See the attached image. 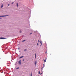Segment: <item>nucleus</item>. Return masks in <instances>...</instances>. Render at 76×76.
<instances>
[{"label": "nucleus", "instance_id": "7ed1b4c3", "mask_svg": "<svg viewBox=\"0 0 76 76\" xmlns=\"http://www.w3.org/2000/svg\"><path fill=\"white\" fill-rule=\"evenodd\" d=\"M0 39H7V38H3V37H0Z\"/></svg>", "mask_w": 76, "mask_h": 76}, {"label": "nucleus", "instance_id": "f03ea898", "mask_svg": "<svg viewBox=\"0 0 76 76\" xmlns=\"http://www.w3.org/2000/svg\"><path fill=\"white\" fill-rule=\"evenodd\" d=\"M18 64L20 65L21 64V60H20L18 62Z\"/></svg>", "mask_w": 76, "mask_h": 76}, {"label": "nucleus", "instance_id": "b1692460", "mask_svg": "<svg viewBox=\"0 0 76 76\" xmlns=\"http://www.w3.org/2000/svg\"><path fill=\"white\" fill-rule=\"evenodd\" d=\"M38 76H39L38 75Z\"/></svg>", "mask_w": 76, "mask_h": 76}, {"label": "nucleus", "instance_id": "9d476101", "mask_svg": "<svg viewBox=\"0 0 76 76\" xmlns=\"http://www.w3.org/2000/svg\"><path fill=\"white\" fill-rule=\"evenodd\" d=\"M46 60V59H45V60H44V62H46V60Z\"/></svg>", "mask_w": 76, "mask_h": 76}, {"label": "nucleus", "instance_id": "aec40b11", "mask_svg": "<svg viewBox=\"0 0 76 76\" xmlns=\"http://www.w3.org/2000/svg\"><path fill=\"white\" fill-rule=\"evenodd\" d=\"M24 60H24V59H23V61H24Z\"/></svg>", "mask_w": 76, "mask_h": 76}, {"label": "nucleus", "instance_id": "423d86ee", "mask_svg": "<svg viewBox=\"0 0 76 76\" xmlns=\"http://www.w3.org/2000/svg\"><path fill=\"white\" fill-rule=\"evenodd\" d=\"M35 58H37V54L36 53L35 55Z\"/></svg>", "mask_w": 76, "mask_h": 76}, {"label": "nucleus", "instance_id": "a211bd4d", "mask_svg": "<svg viewBox=\"0 0 76 76\" xmlns=\"http://www.w3.org/2000/svg\"><path fill=\"white\" fill-rule=\"evenodd\" d=\"M31 34H32V33H30V35H31Z\"/></svg>", "mask_w": 76, "mask_h": 76}, {"label": "nucleus", "instance_id": "ddd939ff", "mask_svg": "<svg viewBox=\"0 0 76 76\" xmlns=\"http://www.w3.org/2000/svg\"><path fill=\"white\" fill-rule=\"evenodd\" d=\"M39 42L40 43H41L42 42V41H39Z\"/></svg>", "mask_w": 76, "mask_h": 76}, {"label": "nucleus", "instance_id": "9b49d317", "mask_svg": "<svg viewBox=\"0 0 76 76\" xmlns=\"http://www.w3.org/2000/svg\"><path fill=\"white\" fill-rule=\"evenodd\" d=\"M19 69V67H18L16 68V69Z\"/></svg>", "mask_w": 76, "mask_h": 76}, {"label": "nucleus", "instance_id": "f3484780", "mask_svg": "<svg viewBox=\"0 0 76 76\" xmlns=\"http://www.w3.org/2000/svg\"><path fill=\"white\" fill-rule=\"evenodd\" d=\"M37 45L38 46V45H39L38 43H37Z\"/></svg>", "mask_w": 76, "mask_h": 76}, {"label": "nucleus", "instance_id": "f8f14e48", "mask_svg": "<svg viewBox=\"0 0 76 76\" xmlns=\"http://www.w3.org/2000/svg\"><path fill=\"white\" fill-rule=\"evenodd\" d=\"M26 41V40H23V41H22V42H24V41Z\"/></svg>", "mask_w": 76, "mask_h": 76}, {"label": "nucleus", "instance_id": "0eeeda50", "mask_svg": "<svg viewBox=\"0 0 76 76\" xmlns=\"http://www.w3.org/2000/svg\"><path fill=\"white\" fill-rule=\"evenodd\" d=\"M39 73L40 74V75H41L42 74V73H40V72L39 71Z\"/></svg>", "mask_w": 76, "mask_h": 76}, {"label": "nucleus", "instance_id": "f257e3e1", "mask_svg": "<svg viewBox=\"0 0 76 76\" xmlns=\"http://www.w3.org/2000/svg\"><path fill=\"white\" fill-rule=\"evenodd\" d=\"M9 16V15L0 16V18H1L2 17H6V16ZM1 18H0V19Z\"/></svg>", "mask_w": 76, "mask_h": 76}, {"label": "nucleus", "instance_id": "2eb2a0df", "mask_svg": "<svg viewBox=\"0 0 76 76\" xmlns=\"http://www.w3.org/2000/svg\"><path fill=\"white\" fill-rule=\"evenodd\" d=\"M31 76H32L31 73Z\"/></svg>", "mask_w": 76, "mask_h": 76}, {"label": "nucleus", "instance_id": "5701e85b", "mask_svg": "<svg viewBox=\"0 0 76 76\" xmlns=\"http://www.w3.org/2000/svg\"><path fill=\"white\" fill-rule=\"evenodd\" d=\"M45 53H47V51Z\"/></svg>", "mask_w": 76, "mask_h": 76}, {"label": "nucleus", "instance_id": "20e7f679", "mask_svg": "<svg viewBox=\"0 0 76 76\" xmlns=\"http://www.w3.org/2000/svg\"><path fill=\"white\" fill-rule=\"evenodd\" d=\"M18 3H17V7H18Z\"/></svg>", "mask_w": 76, "mask_h": 76}, {"label": "nucleus", "instance_id": "4468645a", "mask_svg": "<svg viewBox=\"0 0 76 76\" xmlns=\"http://www.w3.org/2000/svg\"><path fill=\"white\" fill-rule=\"evenodd\" d=\"M26 50H26V49H25L24 50V51H26Z\"/></svg>", "mask_w": 76, "mask_h": 76}, {"label": "nucleus", "instance_id": "6e6552de", "mask_svg": "<svg viewBox=\"0 0 76 76\" xmlns=\"http://www.w3.org/2000/svg\"><path fill=\"white\" fill-rule=\"evenodd\" d=\"M34 64L35 65L37 64V61L35 62Z\"/></svg>", "mask_w": 76, "mask_h": 76}, {"label": "nucleus", "instance_id": "412c9836", "mask_svg": "<svg viewBox=\"0 0 76 76\" xmlns=\"http://www.w3.org/2000/svg\"><path fill=\"white\" fill-rule=\"evenodd\" d=\"M38 42H39V40H38Z\"/></svg>", "mask_w": 76, "mask_h": 76}, {"label": "nucleus", "instance_id": "1a4fd4ad", "mask_svg": "<svg viewBox=\"0 0 76 76\" xmlns=\"http://www.w3.org/2000/svg\"><path fill=\"white\" fill-rule=\"evenodd\" d=\"M3 7V4H2L1 6V8H2Z\"/></svg>", "mask_w": 76, "mask_h": 76}, {"label": "nucleus", "instance_id": "dca6fc26", "mask_svg": "<svg viewBox=\"0 0 76 76\" xmlns=\"http://www.w3.org/2000/svg\"><path fill=\"white\" fill-rule=\"evenodd\" d=\"M14 2H12V4H13V3H14Z\"/></svg>", "mask_w": 76, "mask_h": 76}, {"label": "nucleus", "instance_id": "6ab92c4d", "mask_svg": "<svg viewBox=\"0 0 76 76\" xmlns=\"http://www.w3.org/2000/svg\"><path fill=\"white\" fill-rule=\"evenodd\" d=\"M40 44H41V45H42V43H40Z\"/></svg>", "mask_w": 76, "mask_h": 76}, {"label": "nucleus", "instance_id": "39448f33", "mask_svg": "<svg viewBox=\"0 0 76 76\" xmlns=\"http://www.w3.org/2000/svg\"><path fill=\"white\" fill-rule=\"evenodd\" d=\"M23 56H22L20 57L19 58H23Z\"/></svg>", "mask_w": 76, "mask_h": 76}, {"label": "nucleus", "instance_id": "4be33fe9", "mask_svg": "<svg viewBox=\"0 0 76 76\" xmlns=\"http://www.w3.org/2000/svg\"><path fill=\"white\" fill-rule=\"evenodd\" d=\"M10 5V4H8V6H9Z\"/></svg>", "mask_w": 76, "mask_h": 76}]
</instances>
